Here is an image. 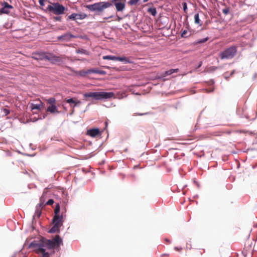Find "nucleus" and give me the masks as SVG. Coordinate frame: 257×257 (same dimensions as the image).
Instances as JSON below:
<instances>
[{
	"mask_svg": "<svg viewBox=\"0 0 257 257\" xmlns=\"http://www.w3.org/2000/svg\"><path fill=\"white\" fill-rule=\"evenodd\" d=\"M65 8L59 3L48 2L46 11L56 15H60L64 13Z\"/></svg>",
	"mask_w": 257,
	"mask_h": 257,
	"instance_id": "nucleus-2",
	"label": "nucleus"
},
{
	"mask_svg": "<svg viewBox=\"0 0 257 257\" xmlns=\"http://www.w3.org/2000/svg\"><path fill=\"white\" fill-rule=\"evenodd\" d=\"M54 19L56 21H60L61 20V17H55L54 18Z\"/></svg>",
	"mask_w": 257,
	"mask_h": 257,
	"instance_id": "nucleus-37",
	"label": "nucleus"
},
{
	"mask_svg": "<svg viewBox=\"0 0 257 257\" xmlns=\"http://www.w3.org/2000/svg\"><path fill=\"white\" fill-rule=\"evenodd\" d=\"M184 34H186V32H185V31H184V32H183V33L182 34V35H183Z\"/></svg>",
	"mask_w": 257,
	"mask_h": 257,
	"instance_id": "nucleus-46",
	"label": "nucleus"
},
{
	"mask_svg": "<svg viewBox=\"0 0 257 257\" xmlns=\"http://www.w3.org/2000/svg\"><path fill=\"white\" fill-rule=\"evenodd\" d=\"M77 105L78 104H80L81 103V101L80 100L76 101Z\"/></svg>",
	"mask_w": 257,
	"mask_h": 257,
	"instance_id": "nucleus-42",
	"label": "nucleus"
},
{
	"mask_svg": "<svg viewBox=\"0 0 257 257\" xmlns=\"http://www.w3.org/2000/svg\"><path fill=\"white\" fill-rule=\"evenodd\" d=\"M121 3H114L113 5L115 6V8L118 12H122L125 9V0H121Z\"/></svg>",
	"mask_w": 257,
	"mask_h": 257,
	"instance_id": "nucleus-10",
	"label": "nucleus"
},
{
	"mask_svg": "<svg viewBox=\"0 0 257 257\" xmlns=\"http://www.w3.org/2000/svg\"><path fill=\"white\" fill-rule=\"evenodd\" d=\"M148 0H144L143 1L144 3H146V2H148Z\"/></svg>",
	"mask_w": 257,
	"mask_h": 257,
	"instance_id": "nucleus-45",
	"label": "nucleus"
},
{
	"mask_svg": "<svg viewBox=\"0 0 257 257\" xmlns=\"http://www.w3.org/2000/svg\"><path fill=\"white\" fill-rule=\"evenodd\" d=\"M76 75L79 76L81 77H85L87 74H88V72H87V70L85 71L84 70H82L79 71H76L75 72Z\"/></svg>",
	"mask_w": 257,
	"mask_h": 257,
	"instance_id": "nucleus-19",
	"label": "nucleus"
},
{
	"mask_svg": "<svg viewBox=\"0 0 257 257\" xmlns=\"http://www.w3.org/2000/svg\"><path fill=\"white\" fill-rule=\"evenodd\" d=\"M47 111L51 113H59L60 111L58 110L57 107L55 104L50 105L47 108Z\"/></svg>",
	"mask_w": 257,
	"mask_h": 257,
	"instance_id": "nucleus-13",
	"label": "nucleus"
},
{
	"mask_svg": "<svg viewBox=\"0 0 257 257\" xmlns=\"http://www.w3.org/2000/svg\"><path fill=\"white\" fill-rule=\"evenodd\" d=\"M47 2V0H39V3L40 6H44L45 3Z\"/></svg>",
	"mask_w": 257,
	"mask_h": 257,
	"instance_id": "nucleus-32",
	"label": "nucleus"
},
{
	"mask_svg": "<svg viewBox=\"0 0 257 257\" xmlns=\"http://www.w3.org/2000/svg\"><path fill=\"white\" fill-rule=\"evenodd\" d=\"M165 241H166V242H167V243H170V240H169V239H167V238H166V239H165Z\"/></svg>",
	"mask_w": 257,
	"mask_h": 257,
	"instance_id": "nucleus-40",
	"label": "nucleus"
},
{
	"mask_svg": "<svg viewBox=\"0 0 257 257\" xmlns=\"http://www.w3.org/2000/svg\"><path fill=\"white\" fill-rule=\"evenodd\" d=\"M184 12L186 13L187 10V6L186 3L184 2L182 4Z\"/></svg>",
	"mask_w": 257,
	"mask_h": 257,
	"instance_id": "nucleus-29",
	"label": "nucleus"
},
{
	"mask_svg": "<svg viewBox=\"0 0 257 257\" xmlns=\"http://www.w3.org/2000/svg\"><path fill=\"white\" fill-rule=\"evenodd\" d=\"M39 101H40L39 103L34 104V103H32L30 104V107L32 110L37 109V110H40L42 108H43V107H44L43 103L42 102V101L40 100Z\"/></svg>",
	"mask_w": 257,
	"mask_h": 257,
	"instance_id": "nucleus-14",
	"label": "nucleus"
},
{
	"mask_svg": "<svg viewBox=\"0 0 257 257\" xmlns=\"http://www.w3.org/2000/svg\"><path fill=\"white\" fill-rule=\"evenodd\" d=\"M62 243V240L58 235H56L52 239H43L39 243L32 242L31 246L35 248L36 253L41 255V257H49L48 252H46L45 247L53 249L59 247Z\"/></svg>",
	"mask_w": 257,
	"mask_h": 257,
	"instance_id": "nucleus-1",
	"label": "nucleus"
},
{
	"mask_svg": "<svg viewBox=\"0 0 257 257\" xmlns=\"http://www.w3.org/2000/svg\"><path fill=\"white\" fill-rule=\"evenodd\" d=\"M65 101L70 104V105L71 107L74 108L77 106L76 101L73 98H70L69 99L65 98Z\"/></svg>",
	"mask_w": 257,
	"mask_h": 257,
	"instance_id": "nucleus-17",
	"label": "nucleus"
},
{
	"mask_svg": "<svg viewBox=\"0 0 257 257\" xmlns=\"http://www.w3.org/2000/svg\"><path fill=\"white\" fill-rule=\"evenodd\" d=\"M175 249H176V250H181V248L179 249V248H178L177 247H175Z\"/></svg>",
	"mask_w": 257,
	"mask_h": 257,
	"instance_id": "nucleus-43",
	"label": "nucleus"
},
{
	"mask_svg": "<svg viewBox=\"0 0 257 257\" xmlns=\"http://www.w3.org/2000/svg\"><path fill=\"white\" fill-rule=\"evenodd\" d=\"M149 112H146V113H136V115H146V114H149Z\"/></svg>",
	"mask_w": 257,
	"mask_h": 257,
	"instance_id": "nucleus-38",
	"label": "nucleus"
},
{
	"mask_svg": "<svg viewBox=\"0 0 257 257\" xmlns=\"http://www.w3.org/2000/svg\"><path fill=\"white\" fill-rule=\"evenodd\" d=\"M60 205L58 203H57L56 205L55 208L54 209L55 215L53 218V219L55 220H61L64 221L63 216L62 214H60Z\"/></svg>",
	"mask_w": 257,
	"mask_h": 257,
	"instance_id": "nucleus-9",
	"label": "nucleus"
},
{
	"mask_svg": "<svg viewBox=\"0 0 257 257\" xmlns=\"http://www.w3.org/2000/svg\"><path fill=\"white\" fill-rule=\"evenodd\" d=\"M45 194H46V193H43L42 196L40 198V202H43V203H44V202L45 201Z\"/></svg>",
	"mask_w": 257,
	"mask_h": 257,
	"instance_id": "nucleus-28",
	"label": "nucleus"
},
{
	"mask_svg": "<svg viewBox=\"0 0 257 257\" xmlns=\"http://www.w3.org/2000/svg\"><path fill=\"white\" fill-rule=\"evenodd\" d=\"M87 134L92 137H95L100 134L98 128H93L87 131Z\"/></svg>",
	"mask_w": 257,
	"mask_h": 257,
	"instance_id": "nucleus-12",
	"label": "nucleus"
},
{
	"mask_svg": "<svg viewBox=\"0 0 257 257\" xmlns=\"http://www.w3.org/2000/svg\"><path fill=\"white\" fill-rule=\"evenodd\" d=\"M194 21L196 24H198L199 26H201L202 24L200 22V20L199 19V16L198 14H196L194 16Z\"/></svg>",
	"mask_w": 257,
	"mask_h": 257,
	"instance_id": "nucleus-20",
	"label": "nucleus"
},
{
	"mask_svg": "<svg viewBox=\"0 0 257 257\" xmlns=\"http://www.w3.org/2000/svg\"><path fill=\"white\" fill-rule=\"evenodd\" d=\"M55 58L54 56H53L51 55H47L44 53H37L34 54L32 58L37 60H49L52 61L53 59L56 60V59H54Z\"/></svg>",
	"mask_w": 257,
	"mask_h": 257,
	"instance_id": "nucleus-6",
	"label": "nucleus"
},
{
	"mask_svg": "<svg viewBox=\"0 0 257 257\" xmlns=\"http://www.w3.org/2000/svg\"><path fill=\"white\" fill-rule=\"evenodd\" d=\"M148 12L150 13L153 16H155L157 14L156 9L155 8H150L148 9Z\"/></svg>",
	"mask_w": 257,
	"mask_h": 257,
	"instance_id": "nucleus-21",
	"label": "nucleus"
},
{
	"mask_svg": "<svg viewBox=\"0 0 257 257\" xmlns=\"http://www.w3.org/2000/svg\"><path fill=\"white\" fill-rule=\"evenodd\" d=\"M78 36H74L72 34H70V33H67L63 35H61V36L59 37H58V39L59 40H66V41H69L70 40L71 38H78Z\"/></svg>",
	"mask_w": 257,
	"mask_h": 257,
	"instance_id": "nucleus-11",
	"label": "nucleus"
},
{
	"mask_svg": "<svg viewBox=\"0 0 257 257\" xmlns=\"http://www.w3.org/2000/svg\"><path fill=\"white\" fill-rule=\"evenodd\" d=\"M94 73L103 75V74H105V71H104L103 70H100L95 69Z\"/></svg>",
	"mask_w": 257,
	"mask_h": 257,
	"instance_id": "nucleus-26",
	"label": "nucleus"
},
{
	"mask_svg": "<svg viewBox=\"0 0 257 257\" xmlns=\"http://www.w3.org/2000/svg\"><path fill=\"white\" fill-rule=\"evenodd\" d=\"M77 54H84L86 55H88L89 53L87 51L84 49H77L76 51Z\"/></svg>",
	"mask_w": 257,
	"mask_h": 257,
	"instance_id": "nucleus-23",
	"label": "nucleus"
},
{
	"mask_svg": "<svg viewBox=\"0 0 257 257\" xmlns=\"http://www.w3.org/2000/svg\"><path fill=\"white\" fill-rule=\"evenodd\" d=\"M68 19L69 20H75L76 19H81V17L80 15L73 13L68 17Z\"/></svg>",
	"mask_w": 257,
	"mask_h": 257,
	"instance_id": "nucleus-18",
	"label": "nucleus"
},
{
	"mask_svg": "<svg viewBox=\"0 0 257 257\" xmlns=\"http://www.w3.org/2000/svg\"><path fill=\"white\" fill-rule=\"evenodd\" d=\"M111 6V2H99L95 3L93 5H88L87 8L92 11L100 12L104 9L110 7Z\"/></svg>",
	"mask_w": 257,
	"mask_h": 257,
	"instance_id": "nucleus-5",
	"label": "nucleus"
},
{
	"mask_svg": "<svg viewBox=\"0 0 257 257\" xmlns=\"http://www.w3.org/2000/svg\"><path fill=\"white\" fill-rule=\"evenodd\" d=\"M229 10L228 8H226V9H224L222 10V12L225 15L228 14L229 13Z\"/></svg>",
	"mask_w": 257,
	"mask_h": 257,
	"instance_id": "nucleus-33",
	"label": "nucleus"
},
{
	"mask_svg": "<svg viewBox=\"0 0 257 257\" xmlns=\"http://www.w3.org/2000/svg\"><path fill=\"white\" fill-rule=\"evenodd\" d=\"M95 70V69H89L87 70V72H88V74L94 73Z\"/></svg>",
	"mask_w": 257,
	"mask_h": 257,
	"instance_id": "nucleus-36",
	"label": "nucleus"
},
{
	"mask_svg": "<svg viewBox=\"0 0 257 257\" xmlns=\"http://www.w3.org/2000/svg\"><path fill=\"white\" fill-rule=\"evenodd\" d=\"M47 102L50 105H54L56 103V99L54 97H50L47 100Z\"/></svg>",
	"mask_w": 257,
	"mask_h": 257,
	"instance_id": "nucleus-22",
	"label": "nucleus"
},
{
	"mask_svg": "<svg viewBox=\"0 0 257 257\" xmlns=\"http://www.w3.org/2000/svg\"><path fill=\"white\" fill-rule=\"evenodd\" d=\"M202 62L201 61H200L199 62V64L197 68H199L202 65Z\"/></svg>",
	"mask_w": 257,
	"mask_h": 257,
	"instance_id": "nucleus-41",
	"label": "nucleus"
},
{
	"mask_svg": "<svg viewBox=\"0 0 257 257\" xmlns=\"http://www.w3.org/2000/svg\"><path fill=\"white\" fill-rule=\"evenodd\" d=\"M3 111L6 115H7L10 113V110L7 108H4L3 109Z\"/></svg>",
	"mask_w": 257,
	"mask_h": 257,
	"instance_id": "nucleus-35",
	"label": "nucleus"
},
{
	"mask_svg": "<svg viewBox=\"0 0 257 257\" xmlns=\"http://www.w3.org/2000/svg\"><path fill=\"white\" fill-rule=\"evenodd\" d=\"M54 201L53 199H49L46 203V205H51L54 203Z\"/></svg>",
	"mask_w": 257,
	"mask_h": 257,
	"instance_id": "nucleus-30",
	"label": "nucleus"
},
{
	"mask_svg": "<svg viewBox=\"0 0 257 257\" xmlns=\"http://www.w3.org/2000/svg\"><path fill=\"white\" fill-rule=\"evenodd\" d=\"M84 97H92L95 100H100L110 98L112 96V92H89L83 94Z\"/></svg>",
	"mask_w": 257,
	"mask_h": 257,
	"instance_id": "nucleus-4",
	"label": "nucleus"
},
{
	"mask_svg": "<svg viewBox=\"0 0 257 257\" xmlns=\"http://www.w3.org/2000/svg\"><path fill=\"white\" fill-rule=\"evenodd\" d=\"M2 8L0 9V14H9L10 11L13 9V7L9 5L7 2H3L1 3Z\"/></svg>",
	"mask_w": 257,
	"mask_h": 257,
	"instance_id": "nucleus-7",
	"label": "nucleus"
},
{
	"mask_svg": "<svg viewBox=\"0 0 257 257\" xmlns=\"http://www.w3.org/2000/svg\"><path fill=\"white\" fill-rule=\"evenodd\" d=\"M139 0H130L128 2V4L131 6L136 5Z\"/></svg>",
	"mask_w": 257,
	"mask_h": 257,
	"instance_id": "nucleus-27",
	"label": "nucleus"
},
{
	"mask_svg": "<svg viewBox=\"0 0 257 257\" xmlns=\"http://www.w3.org/2000/svg\"><path fill=\"white\" fill-rule=\"evenodd\" d=\"M45 205L46 204L40 202V203L36 206V207L42 209L45 207Z\"/></svg>",
	"mask_w": 257,
	"mask_h": 257,
	"instance_id": "nucleus-25",
	"label": "nucleus"
},
{
	"mask_svg": "<svg viewBox=\"0 0 257 257\" xmlns=\"http://www.w3.org/2000/svg\"><path fill=\"white\" fill-rule=\"evenodd\" d=\"M208 40V38H205L204 39H201V40H199L197 43H203L206 42Z\"/></svg>",
	"mask_w": 257,
	"mask_h": 257,
	"instance_id": "nucleus-31",
	"label": "nucleus"
},
{
	"mask_svg": "<svg viewBox=\"0 0 257 257\" xmlns=\"http://www.w3.org/2000/svg\"><path fill=\"white\" fill-rule=\"evenodd\" d=\"M178 71H179L178 69H170L169 70L165 71L164 73H163L161 74V76L162 77H166V76H167L168 75H170L172 74L173 73L178 72Z\"/></svg>",
	"mask_w": 257,
	"mask_h": 257,
	"instance_id": "nucleus-16",
	"label": "nucleus"
},
{
	"mask_svg": "<svg viewBox=\"0 0 257 257\" xmlns=\"http://www.w3.org/2000/svg\"><path fill=\"white\" fill-rule=\"evenodd\" d=\"M113 61H119L123 62L124 64L131 63L132 61L130 60L129 58L125 57H115L113 56Z\"/></svg>",
	"mask_w": 257,
	"mask_h": 257,
	"instance_id": "nucleus-15",
	"label": "nucleus"
},
{
	"mask_svg": "<svg viewBox=\"0 0 257 257\" xmlns=\"http://www.w3.org/2000/svg\"><path fill=\"white\" fill-rule=\"evenodd\" d=\"M64 221L53 219V226L49 230V232L55 233L59 231L60 227L62 226Z\"/></svg>",
	"mask_w": 257,
	"mask_h": 257,
	"instance_id": "nucleus-8",
	"label": "nucleus"
},
{
	"mask_svg": "<svg viewBox=\"0 0 257 257\" xmlns=\"http://www.w3.org/2000/svg\"><path fill=\"white\" fill-rule=\"evenodd\" d=\"M42 210V209H40L36 207L35 211V216H37L38 217H39L41 215Z\"/></svg>",
	"mask_w": 257,
	"mask_h": 257,
	"instance_id": "nucleus-24",
	"label": "nucleus"
},
{
	"mask_svg": "<svg viewBox=\"0 0 257 257\" xmlns=\"http://www.w3.org/2000/svg\"><path fill=\"white\" fill-rule=\"evenodd\" d=\"M237 51V47L235 45H232L220 52L219 56L222 60L230 59L236 55Z\"/></svg>",
	"mask_w": 257,
	"mask_h": 257,
	"instance_id": "nucleus-3",
	"label": "nucleus"
},
{
	"mask_svg": "<svg viewBox=\"0 0 257 257\" xmlns=\"http://www.w3.org/2000/svg\"><path fill=\"white\" fill-rule=\"evenodd\" d=\"M117 2L118 3H120L122 2H121V0H113V4L114 3H116Z\"/></svg>",
	"mask_w": 257,
	"mask_h": 257,
	"instance_id": "nucleus-39",
	"label": "nucleus"
},
{
	"mask_svg": "<svg viewBox=\"0 0 257 257\" xmlns=\"http://www.w3.org/2000/svg\"><path fill=\"white\" fill-rule=\"evenodd\" d=\"M103 59H109V60H112V56H104L103 57Z\"/></svg>",
	"mask_w": 257,
	"mask_h": 257,
	"instance_id": "nucleus-34",
	"label": "nucleus"
},
{
	"mask_svg": "<svg viewBox=\"0 0 257 257\" xmlns=\"http://www.w3.org/2000/svg\"><path fill=\"white\" fill-rule=\"evenodd\" d=\"M46 114L43 115V118H45V117H46Z\"/></svg>",
	"mask_w": 257,
	"mask_h": 257,
	"instance_id": "nucleus-44",
	"label": "nucleus"
}]
</instances>
